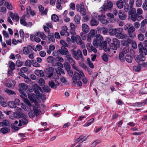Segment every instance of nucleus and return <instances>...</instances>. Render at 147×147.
<instances>
[{
	"label": "nucleus",
	"mask_w": 147,
	"mask_h": 147,
	"mask_svg": "<svg viewBox=\"0 0 147 147\" xmlns=\"http://www.w3.org/2000/svg\"><path fill=\"white\" fill-rule=\"evenodd\" d=\"M138 47L140 54L142 55H145L147 54V49L144 47L143 43L139 42L138 45Z\"/></svg>",
	"instance_id": "nucleus-4"
},
{
	"label": "nucleus",
	"mask_w": 147,
	"mask_h": 147,
	"mask_svg": "<svg viewBox=\"0 0 147 147\" xmlns=\"http://www.w3.org/2000/svg\"><path fill=\"white\" fill-rule=\"evenodd\" d=\"M59 76L55 73H53L52 75V77L50 78L51 79H54V80H56L59 78Z\"/></svg>",
	"instance_id": "nucleus-62"
},
{
	"label": "nucleus",
	"mask_w": 147,
	"mask_h": 147,
	"mask_svg": "<svg viewBox=\"0 0 147 147\" xmlns=\"http://www.w3.org/2000/svg\"><path fill=\"white\" fill-rule=\"evenodd\" d=\"M55 49V46L52 45H50L49 47V49L47 51V53L50 54L52 51L54 50Z\"/></svg>",
	"instance_id": "nucleus-39"
},
{
	"label": "nucleus",
	"mask_w": 147,
	"mask_h": 147,
	"mask_svg": "<svg viewBox=\"0 0 147 147\" xmlns=\"http://www.w3.org/2000/svg\"><path fill=\"white\" fill-rule=\"evenodd\" d=\"M38 9L39 11L41 12L42 15H46L47 14L48 10L47 9H45L44 10V7L41 5H40L38 6Z\"/></svg>",
	"instance_id": "nucleus-20"
},
{
	"label": "nucleus",
	"mask_w": 147,
	"mask_h": 147,
	"mask_svg": "<svg viewBox=\"0 0 147 147\" xmlns=\"http://www.w3.org/2000/svg\"><path fill=\"white\" fill-rule=\"evenodd\" d=\"M70 32L73 35H75L76 34V32L75 31L76 27L75 25L73 23H71L70 24Z\"/></svg>",
	"instance_id": "nucleus-28"
},
{
	"label": "nucleus",
	"mask_w": 147,
	"mask_h": 147,
	"mask_svg": "<svg viewBox=\"0 0 147 147\" xmlns=\"http://www.w3.org/2000/svg\"><path fill=\"white\" fill-rule=\"evenodd\" d=\"M136 5L137 7H140L142 4V0H136Z\"/></svg>",
	"instance_id": "nucleus-55"
},
{
	"label": "nucleus",
	"mask_w": 147,
	"mask_h": 147,
	"mask_svg": "<svg viewBox=\"0 0 147 147\" xmlns=\"http://www.w3.org/2000/svg\"><path fill=\"white\" fill-rule=\"evenodd\" d=\"M76 41L77 44L80 45L81 48H84L85 47V44L82 42L80 36L78 35H76Z\"/></svg>",
	"instance_id": "nucleus-13"
},
{
	"label": "nucleus",
	"mask_w": 147,
	"mask_h": 147,
	"mask_svg": "<svg viewBox=\"0 0 147 147\" xmlns=\"http://www.w3.org/2000/svg\"><path fill=\"white\" fill-rule=\"evenodd\" d=\"M125 54L122 52L120 53L119 55V58L120 60L122 61H125V58L124 57V55Z\"/></svg>",
	"instance_id": "nucleus-51"
},
{
	"label": "nucleus",
	"mask_w": 147,
	"mask_h": 147,
	"mask_svg": "<svg viewBox=\"0 0 147 147\" xmlns=\"http://www.w3.org/2000/svg\"><path fill=\"white\" fill-rule=\"evenodd\" d=\"M118 48V47L116 46L115 45H114L112 43H111L109 45V51L114 50L113 52L114 53H116V51H115V50H116Z\"/></svg>",
	"instance_id": "nucleus-33"
},
{
	"label": "nucleus",
	"mask_w": 147,
	"mask_h": 147,
	"mask_svg": "<svg viewBox=\"0 0 147 147\" xmlns=\"http://www.w3.org/2000/svg\"><path fill=\"white\" fill-rule=\"evenodd\" d=\"M9 125V122L7 120H4L0 123V127L7 126Z\"/></svg>",
	"instance_id": "nucleus-40"
},
{
	"label": "nucleus",
	"mask_w": 147,
	"mask_h": 147,
	"mask_svg": "<svg viewBox=\"0 0 147 147\" xmlns=\"http://www.w3.org/2000/svg\"><path fill=\"white\" fill-rule=\"evenodd\" d=\"M67 59V60L68 61V62L70 63L71 65L75 63V61L71 57V54L67 55V56H66Z\"/></svg>",
	"instance_id": "nucleus-30"
},
{
	"label": "nucleus",
	"mask_w": 147,
	"mask_h": 147,
	"mask_svg": "<svg viewBox=\"0 0 147 147\" xmlns=\"http://www.w3.org/2000/svg\"><path fill=\"white\" fill-rule=\"evenodd\" d=\"M51 18L52 20L54 22H56L59 20L58 17L55 14L52 15Z\"/></svg>",
	"instance_id": "nucleus-50"
},
{
	"label": "nucleus",
	"mask_w": 147,
	"mask_h": 147,
	"mask_svg": "<svg viewBox=\"0 0 147 147\" xmlns=\"http://www.w3.org/2000/svg\"><path fill=\"white\" fill-rule=\"evenodd\" d=\"M34 73L37 76L39 77H43L44 75L43 71L41 70H35Z\"/></svg>",
	"instance_id": "nucleus-31"
},
{
	"label": "nucleus",
	"mask_w": 147,
	"mask_h": 147,
	"mask_svg": "<svg viewBox=\"0 0 147 147\" xmlns=\"http://www.w3.org/2000/svg\"><path fill=\"white\" fill-rule=\"evenodd\" d=\"M58 51L61 54L66 55V56L70 54L67 49L64 46L61 47V48L58 50Z\"/></svg>",
	"instance_id": "nucleus-11"
},
{
	"label": "nucleus",
	"mask_w": 147,
	"mask_h": 147,
	"mask_svg": "<svg viewBox=\"0 0 147 147\" xmlns=\"http://www.w3.org/2000/svg\"><path fill=\"white\" fill-rule=\"evenodd\" d=\"M72 79L73 82L75 84H76L77 80L80 79V77L79 73L76 71H74L73 76Z\"/></svg>",
	"instance_id": "nucleus-16"
},
{
	"label": "nucleus",
	"mask_w": 147,
	"mask_h": 147,
	"mask_svg": "<svg viewBox=\"0 0 147 147\" xmlns=\"http://www.w3.org/2000/svg\"><path fill=\"white\" fill-rule=\"evenodd\" d=\"M28 88V86L27 85L24 83L21 84L19 89V91H21V92H22V91H25Z\"/></svg>",
	"instance_id": "nucleus-22"
},
{
	"label": "nucleus",
	"mask_w": 147,
	"mask_h": 147,
	"mask_svg": "<svg viewBox=\"0 0 147 147\" xmlns=\"http://www.w3.org/2000/svg\"><path fill=\"white\" fill-rule=\"evenodd\" d=\"M141 69V67L140 66H134L133 67V70L135 71L138 72Z\"/></svg>",
	"instance_id": "nucleus-59"
},
{
	"label": "nucleus",
	"mask_w": 147,
	"mask_h": 147,
	"mask_svg": "<svg viewBox=\"0 0 147 147\" xmlns=\"http://www.w3.org/2000/svg\"><path fill=\"white\" fill-rule=\"evenodd\" d=\"M63 65L65 68L66 71H68L70 69V66L68 63L65 62Z\"/></svg>",
	"instance_id": "nucleus-48"
},
{
	"label": "nucleus",
	"mask_w": 147,
	"mask_h": 147,
	"mask_svg": "<svg viewBox=\"0 0 147 147\" xmlns=\"http://www.w3.org/2000/svg\"><path fill=\"white\" fill-rule=\"evenodd\" d=\"M54 59H55V58L54 57L51 56H50L47 58V61L48 63L52 64L53 62H55L54 61Z\"/></svg>",
	"instance_id": "nucleus-43"
},
{
	"label": "nucleus",
	"mask_w": 147,
	"mask_h": 147,
	"mask_svg": "<svg viewBox=\"0 0 147 147\" xmlns=\"http://www.w3.org/2000/svg\"><path fill=\"white\" fill-rule=\"evenodd\" d=\"M135 28L134 26L130 24H127L124 26V30H127V33L134 32L135 31Z\"/></svg>",
	"instance_id": "nucleus-6"
},
{
	"label": "nucleus",
	"mask_w": 147,
	"mask_h": 147,
	"mask_svg": "<svg viewBox=\"0 0 147 147\" xmlns=\"http://www.w3.org/2000/svg\"><path fill=\"white\" fill-rule=\"evenodd\" d=\"M129 37L133 39L136 37V34L134 32L128 33Z\"/></svg>",
	"instance_id": "nucleus-60"
},
{
	"label": "nucleus",
	"mask_w": 147,
	"mask_h": 147,
	"mask_svg": "<svg viewBox=\"0 0 147 147\" xmlns=\"http://www.w3.org/2000/svg\"><path fill=\"white\" fill-rule=\"evenodd\" d=\"M86 47L88 49V51L89 52H91L93 51L94 53H96L97 52V50L96 49V47H93L92 45L90 43H87L86 45Z\"/></svg>",
	"instance_id": "nucleus-15"
},
{
	"label": "nucleus",
	"mask_w": 147,
	"mask_h": 147,
	"mask_svg": "<svg viewBox=\"0 0 147 147\" xmlns=\"http://www.w3.org/2000/svg\"><path fill=\"white\" fill-rule=\"evenodd\" d=\"M55 60L60 62H63L64 61L63 59L60 56L56 57L55 58Z\"/></svg>",
	"instance_id": "nucleus-58"
},
{
	"label": "nucleus",
	"mask_w": 147,
	"mask_h": 147,
	"mask_svg": "<svg viewBox=\"0 0 147 147\" xmlns=\"http://www.w3.org/2000/svg\"><path fill=\"white\" fill-rule=\"evenodd\" d=\"M133 6L131 5H129L128 3H126L125 4L124 10L125 12H127L133 8Z\"/></svg>",
	"instance_id": "nucleus-32"
},
{
	"label": "nucleus",
	"mask_w": 147,
	"mask_h": 147,
	"mask_svg": "<svg viewBox=\"0 0 147 147\" xmlns=\"http://www.w3.org/2000/svg\"><path fill=\"white\" fill-rule=\"evenodd\" d=\"M10 16L13 20H15L16 21H18L19 20V16L18 15H15L12 13H10Z\"/></svg>",
	"instance_id": "nucleus-34"
},
{
	"label": "nucleus",
	"mask_w": 147,
	"mask_h": 147,
	"mask_svg": "<svg viewBox=\"0 0 147 147\" xmlns=\"http://www.w3.org/2000/svg\"><path fill=\"white\" fill-rule=\"evenodd\" d=\"M118 15L119 18L121 20H125L127 17L126 15L121 10L119 11Z\"/></svg>",
	"instance_id": "nucleus-29"
},
{
	"label": "nucleus",
	"mask_w": 147,
	"mask_h": 147,
	"mask_svg": "<svg viewBox=\"0 0 147 147\" xmlns=\"http://www.w3.org/2000/svg\"><path fill=\"white\" fill-rule=\"evenodd\" d=\"M131 19L133 22H135L138 19V17L136 14L131 15Z\"/></svg>",
	"instance_id": "nucleus-64"
},
{
	"label": "nucleus",
	"mask_w": 147,
	"mask_h": 147,
	"mask_svg": "<svg viewBox=\"0 0 147 147\" xmlns=\"http://www.w3.org/2000/svg\"><path fill=\"white\" fill-rule=\"evenodd\" d=\"M98 18L103 24H107L108 23V21L105 19V16L104 15L101 14L98 16Z\"/></svg>",
	"instance_id": "nucleus-14"
},
{
	"label": "nucleus",
	"mask_w": 147,
	"mask_h": 147,
	"mask_svg": "<svg viewBox=\"0 0 147 147\" xmlns=\"http://www.w3.org/2000/svg\"><path fill=\"white\" fill-rule=\"evenodd\" d=\"M71 53L74 58L77 60H80V58L82 60L84 59L81 51L79 49L76 51L74 49L71 50Z\"/></svg>",
	"instance_id": "nucleus-3"
},
{
	"label": "nucleus",
	"mask_w": 147,
	"mask_h": 147,
	"mask_svg": "<svg viewBox=\"0 0 147 147\" xmlns=\"http://www.w3.org/2000/svg\"><path fill=\"white\" fill-rule=\"evenodd\" d=\"M113 3L110 1H107L104 3L102 9L105 11H107L108 9L111 10L113 7Z\"/></svg>",
	"instance_id": "nucleus-5"
},
{
	"label": "nucleus",
	"mask_w": 147,
	"mask_h": 147,
	"mask_svg": "<svg viewBox=\"0 0 147 147\" xmlns=\"http://www.w3.org/2000/svg\"><path fill=\"white\" fill-rule=\"evenodd\" d=\"M49 85L51 88L55 89L59 86V83L56 80H53L49 82Z\"/></svg>",
	"instance_id": "nucleus-10"
},
{
	"label": "nucleus",
	"mask_w": 147,
	"mask_h": 147,
	"mask_svg": "<svg viewBox=\"0 0 147 147\" xmlns=\"http://www.w3.org/2000/svg\"><path fill=\"white\" fill-rule=\"evenodd\" d=\"M32 88L34 90V91L35 92L37 97V99L38 98H41L43 101H45L46 99V96L45 95L43 94H40V91H41V88L40 87L38 86L37 84H35L33 85L32 86Z\"/></svg>",
	"instance_id": "nucleus-2"
},
{
	"label": "nucleus",
	"mask_w": 147,
	"mask_h": 147,
	"mask_svg": "<svg viewBox=\"0 0 147 147\" xmlns=\"http://www.w3.org/2000/svg\"><path fill=\"white\" fill-rule=\"evenodd\" d=\"M119 30V28H115L114 29L111 30L110 31L109 34L111 36L115 35V37H116V36H117V34L118 33Z\"/></svg>",
	"instance_id": "nucleus-26"
},
{
	"label": "nucleus",
	"mask_w": 147,
	"mask_h": 147,
	"mask_svg": "<svg viewBox=\"0 0 147 147\" xmlns=\"http://www.w3.org/2000/svg\"><path fill=\"white\" fill-rule=\"evenodd\" d=\"M52 65L53 66H55L57 65L60 66L61 67H63V64L61 63L60 62L58 61L57 62H53L52 63Z\"/></svg>",
	"instance_id": "nucleus-52"
},
{
	"label": "nucleus",
	"mask_w": 147,
	"mask_h": 147,
	"mask_svg": "<svg viewBox=\"0 0 147 147\" xmlns=\"http://www.w3.org/2000/svg\"><path fill=\"white\" fill-rule=\"evenodd\" d=\"M28 123V120L25 118H23L21 120H19V124L18 126H21L23 124L24 125H26Z\"/></svg>",
	"instance_id": "nucleus-21"
},
{
	"label": "nucleus",
	"mask_w": 147,
	"mask_h": 147,
	"mask_svg": "<svg viewBox=\"0 0 147 147\" xmlns=\"http://www.w3.org/2000/svg\"><path fill=\"white\" fill-rule=\"evenodd\" d=\"M87 137L88 136L86 135H81L79 137V138L76 140V142L77 143L79 142L81 143L85 141L86 140Z\"/></svg>",
	"instance_id": "nucleus-18"
},
{
	"label": "nucleus",
	"mask_w": 147,
	"mask_h": 147,
	"mask_svg": "<svg viewBox=\"0 0 147 147\" xmlns=\"http://www.w3.org/2000/svg\"><path fill=\"white\" fill-rule=\"evenodd\" d=\"M129 51V48L128 47H124L123 48L122 50V52L124 54H125L127 53Z\"/></svg>",
	"instance_id": "nucleus-61"
},
{
	"label": "nucleus",
	"mask_w": 147,
	"mask_h": 147,
	"mask_svg": "<svg viewBox=\"0 0 147 147\" xmlns=\"http://www.w3.org/2000/svg\"><path fill=\"white\" fill-rule=\"evenodd\" d=\"M37 96H36V95L34 94H30L28 95L29 99L32 102H35L37 99Z\"/></svg>",
	"instance_id": "nucleus-17"
},
{
	"label": "nucleus",
	"mask_w": 147,
	"mask_h": 147,
	"mask_svg": "<svg viewBox=\"0 0 147 147\" xmlns=\"http://www.w3.org/2000/svg\"><path fill=\"white\" fill-rule=\"evenodd\" d=\"M87 63L89 67L91 68H93L94 67V65L90 61V59L89 58L87 59Z\"/></svg>",
	"instance_id": "nucleus-56"
},
{
	"label": "nucleus",
	"mask_w": 147,
	"mask_h": 147,
	"mask_svg": "<svg viewBox=\"0 0 147 147\" xmlns=\"http://www.w3.org/2000/svg\"><path fill=\"white\" fill-rule=\"evenodd\" d=\"M35 35L36 36L40 37L43 40H45L47 37V36L43 32H38L36 33Z\"/></svg>",
	"instance_id": "nucleus-25"
},
{
	"label": "nucleus",
	"mask_w": 147,
	"mask_h": 147,
	"mask_svg": "<svg viewBox=\"0 0 147 147\" xmlns=\"http://www.w3.org/2000/svg\"><path fill=\"white\" fill-rule=\"evenodd\" d=\"M76 9L77 11L80 12L82 15H85L86 14V9L84 8V6H80V4H78L76 5Z\"/></svg>",
	"instance_id": "nucleus-8"
},
{
	"label": "nucleus",
	"mask_w": 147,
	"mask_h": 147,
	"mask_svg": "<svg viewBox=\"0 0 147 147\" xmlns=\"http://www.w3.org/2000/svg\"><path fill=\"white\" fill-rule=\"evenodd\" d=\"M31 61L30 60H27L25 61L24 64L25 66L28 67H30L31 66Z\"/></svg>",
	"instance_id": "nucleus-53"
},
{
	"label": "nucleus",
	"mask_w": 147,
	"mask_h": 147,
	"mask_svg": "<svg viewBox=\"0 0 147 147\" xmlns=\"http://www.w3.org/2000/svg\"><path fill=\"white\" fill-rule=\"evenodd\" d=\"M33 109L34 113L37 116L40 114L41 112L39 109L36 108L34 106H33Z\"/></svg>",
	"instance_id": "nucleus-46"
},
{
	"label": "nucleus",
	"mask_w": 147,
	"mask_h": 147,
	"mask_svg": "<svg viewBox=\"0 0 147 147\" xmlns=\"http://www.w3.org/2000/svg\"><path fill=\"white\" fill-rule=\"evenodd\" d=\"M32 47L31 46L29 45L27 47H24L23 49V51L24 54L28 55L30 53V51H31Z\"/></svg>",
	"instance_id": "nucleus-19"
},
{
	"label": "nucleus",
	"mask_w": 147,
	"mask_h": 147,
	"mask_svg": "<svg viewBox=\"0 0 147 147\" xmlns=\"http://www.w3.org/2000/svg\"><path fill=\"white\" fill-rule=\"evenodd\" d=\"M8 105L9 107L11 108H16V105L14 102L13 101H10L8 103Z\"/></svg>",
	"instance_id": "nucleus-47"
},
{
	"label": "nucleus",
	"mask_w": 147,
	"mask_h": 147,
	"mask_svg": "<svg viewBox=\"0 0 147 147\" xmlns=\"http://www.w3.org/2000/svg\"><path fill=\"white\" fill-rule=\"evenodd\" d=\"M45 73L47 75L49 78L52 77V75L54 69L52 67L46 68L44 70Z\"/></svg>",
	"instance_id": "nucleus-9"
},
{
	"label": "nucleus",
	"mask_w": 147,
	"mask_h": 147,
	"mask_svg": "<svg viewBox=\"0 0 147 147\" xmlns=\"http://www.w3.org/2000/svg\"><path fill=\"white\" fill-rule=\"evenodd\" d=\"M8 66L9 68L11 70H14L16 65L15 63L12 61L9 62Z\"/></svg>",
	"instance_id": "nucleus-44"
},
{
	"label": "nucleus",
	"mask_w": 147,
	"mask_h": 147,
	"mask_svg": "<svg viewBox=\"0 0 147 147\" xmlns=\"http://www.w3.org/2000/svg\"><path fill=\"white\" fill-rule=\"evenodd\" d=\"M94 120V118H92L90 119L84 125V127L88 126L92 123Z\"/></svg>",
	"instance_id": "nucleus-49"
},
{
	"label": "nucleus",
	"mask_w": 147,
	"mask_h": 147,
	"mask_svg": "<svg viewBox=\"0 0 147 147\" xmlns=\"http://www.w3.org/2000/svg\"><path fill=\"white\" fill-rule=\"evenodd\" d=\"M123 30L121 28H119V30L117 34L116 37L119 39H123L127 37V34L123 33Z\"/></svg>",
	"instance_id": "nucleus-7"
},
{
	"label": "nucleus",
	"mask_w": 147,
	"mask_h": 147,
	"mask_svg": "<svg viewBox=\"0 0 147 147\" xmlns=\"http://www.w3.org/2000/svg\"><path fill=\"white\" fill-rule=\"evenodd\" d=\"M136 10L134 8H132L130 10L128 13L130 15L136 14Z\"/></svg>",
	"instance_id": "nucleus-57"
},
{
	"label": "nucleus",
	"mask_w": 147,
	"mask_h": 147,
	"mask_svg": "<svg viewBox=\"0 0 147 147\" xmlns=\"http://www.w3.org/2000/svg\"><path fill=\"white\" fill-rule=\"evenodd\" d=\"M142 10L140 8H138L137 10V13L136 14L138 17V20H141L142 18Z\"/></svg>",
	"instance_id": "nucleus-23"
},
{
	"label": "nucleus",
	"mask_w": 147,
	"mask_h": 147,
	"mask_svg": "<svg viewBox=\"0 0 147 147\" xmlns=\"http://www.w3.org/2000/svg\"><path fill=\"white\" fill-rule=\"evenodd\" d=\"M24 102L28 105V106L29 107L28 108V110H31V107L32 106V104L30 101L27 98L24 99Z\"/></svg>",
	"instance_id": "nucleus-38"
},
{
	"label": "nucleus",
	"mask_w": 147,
	"mask_h": 147,
	"mask_svg": "<svg viewBox=\"0 0 147 147\" xmlns=\"http://www.w3.org/2000/svg\"><path fill=\"white\" fill-rule=\"evenodd\" d=\"M82 27L83 32L86 33H87L89 30V27L86 24H82Z\"/></svg>",
	"instance_id": "nucleus-24"
},
{
	"label": "nucleus",
	"mask_w": 147,
	"mask_h": 147,
	"mask_svg": "<svg viewBox=\"0 0 147 147\" xmlns=\"http://www.w3.org/2000/svg\"><path fill=\"white\" fill-rule=\"evenodd\" d=\"M81 18L78 15H76L75 16L74 18V20L75 22L77 24H80Z\"/></svg>",
	"instance_id": "nucleus-37"
},
{
	"label": "nucleus",
	"mask_w": 147,
	"mask_h": 147,
	"mask_svg": "<svg viewBox=\"0 0 147 147\" xmlns=\"http://www.w3.org/2000/svg\"><path fill=\"white\" fill-rule=\"evenodd\" d=\"M93 45L96 48L98 46L100 50H102L103 48L105 49L107 48V43L105 41H103L102 37L99 34L96 36L93 41Z\"/></svg>",
	"instance_id": "nucleus-1"
},
{
	"label": "nucleus",
	"mask_w": 147,
	"mask_h": 147,
	"mask_svg": "<svg viewBox=\"0 0 147 147\" xmlns=\"http://www.w3.org/2000/svg\"><path fill=\"white\" fill-rule=\"evenodd\" d=\"M20 23L21 24H22L24 26H26L27 24L24 18L23 17L20 20Z\"/></svg>",
	"instance_id": "nucleus-63"
},
{
	"label": "nucleus",
	"mask_w": 147,
	"mask_h": 147,
	"mask_svg": "<svg viewBox=\"0 0 147 147\" xmlns=\"http://www.w3.org/2000/svg\"><path fill=\"white\" fill-rule=\"evenodd\" d=\"M117 7L119 9L122 8L123 6V3L121 0L118 1L116 2Z\"/></svg>",
	"instance_id": "nucleus-35"
},
{
	"label": "nucleus",
	"mask_w": 147,
	"mask_h": 147,
	"mask_svg": "<svg viewBox=\"0 0 147 147\" xmlns=\"http://www.w3.org/2000/svg\"><path fill=\"white\" fill-rule=\"evenodd\" d=\"M136 61L139 63L140 65H145L146 63L143 62L146 60V58L144 57H138L135 59Z\"/></svg>",
	"instance_id": "nucleus-12"
},
{
	"label": "nucleus",
	"mask_w": 147,
	"mask_h": 147,
	"mask_svg": "<svg viewBox=\"0 0 147 147\" xmlns=\"http://www.w3.org/2000/svg\"><path fill=\"white\" fill-rule=\"evenodd\" d=\"M125 59L126 61L129 63H131L132 60V58L129 55H126L125 57Z\"/></svg>",
	"instance_id": "nucleus-42"
},
{
	"label": "nucleus",
	"mask_w": 147,
	"mask_h": 147,
	"mask_svg": "<svg viewBox=\"0 0 147 147\" xmlns=\"http://www.w3.org/2000/svg\"><path fill=\"white\" fill-rule=\"evenodd\" d=\"M43 89L44 90L45 92L47 93L49 92L51 90L50 88L47 86H44L43 87Z\"/></svg>",
	"instance_id": "nucleus-54"
},
{
	"label": "nucleus",
	"mask_w": 147,
	"mask_h": 147,
	"mask_svg": "<svg viewBox=\"0 0 147 147\" xmlns=\"http://www.w3.org/2000/svg\"><path fill=\"white\" fill-rule=\"evenodd\" d=\"M10 131V130L9 128L6 127L2 128L1 129V131L3 134H5L7 133H9Z\"/></svg>",
	"instance_id": "nucleus-45"
},
{
	"label": "nucleus",
	"mask_w": 147,
	"mask_h": 147,
	"mask_svg": "<svg viewBox=\"0 0 147 147\" xmlns=\"http://www.w3.org/2000/svg\"><path fill=\"white\" fill-rule=\"evenodd\" d=\"M147 103V98L144 100L143 102H138L135 103L136 105L139 107H142L144 105L146 104Z\"/></svg>",
	"instance_id": "nucleus-41"
},
{
	"label": "nucleus",
	"mask_w": 147,
	"mask_h": 147,
	"mask_svg": "<svg viewBox=\"0 0 147 147\" xmlns=\"http://www.w3.org/2000/svg\"><path fill=\"white\" fill-rule=\"evenodd\" d=\"M99 23L98 21L95 18L91 19L90 21V25L92 26H96Z\"/></svg>",
	"instance_id": "nucleus-27"
},
{
	"label": "nucleus",
	"mask_w": 147,
	"mask_h": 147,
	"mask_svg": "<svg viewBox=\"0 0 147 147\" xmlns=\"http://www.w3.org/2000/svg\"><path fill=\"white\" fill-rule=\"evenodd\" d=\"M114 45H115L118 48L120 46V42L119 40L116 38H114L113 40V43Z\"/></svg>",
	"instance_id": "nucleus-36"
}]
</instances>
